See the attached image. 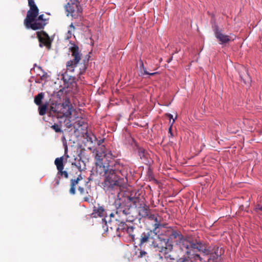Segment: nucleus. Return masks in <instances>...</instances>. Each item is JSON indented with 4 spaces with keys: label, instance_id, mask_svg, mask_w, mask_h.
<instances>
[{
    "label": "nucleus",
    "instance_id": "6ab92c4d",
    "mask_svg": "<svg viewBox=\"0 0 262 262\" xmlns=\"http://www.w3.org/2000/svg\"><path fill=\"white\" fill-rule=\"evenodd\" d=\"M105 214V210L102 206H94L92 215L94 217H103Z\"/></svg>",
    "mask_w": 262,
    "mask_h": 262
},
{
    "label": "nucleus",
    "instance_id": "4be33fe9",
    "mask_svg": "<svg viewBox=\"0 0 262 262\" xmlns=\"http://www.w3.org/2000/svg\"><path fill=\"white\" fill-rule=\"evenodd\" d=\"M139 68L140 70V73L139 74L140 76H143L145 75V74H148V72L147 71L146 68L144 66V63L143 61L141 59H140L139 60Z\"/></svg>",
    "mask_w": 262,
    "mask_h": 262
},
{
    "label": "nucleus",
    "instance_id": "4468645a",
    "mask_svg": "<svg viewBox=\"0 0 262 262\" xmlns=\"http://www.w3.org/2000/svg\"><path fill=\"white\" fill-rule=\"evenodd\" d=\"M61 107L62 105L61 103H58L57 102L51 103L49 108V115L59 118V114Z\"/></svg>",
    "mask_w": 262,
    "mask_h": 262
},
{
    "label": "nucleus",
    "instance_id": "1a4fd4ad",
    "mask_svg": "<svg viewBox=\"0 0 262 262\" xmlns=\"http://www.w3.org/2000/svg\"><path fill=\"white\" fill-rule=\"evenodd\" d=\"M180 228L179 226H169L168 227H165L161 231V235L160 236L162 237V238L166 239V247H167V243L169 240L173 242H177V238H180ZM172 245H168V249L169 250H171L172 249Z\"/></svg>",
    "mask_w": 262,
    "mask_h": 262
},
{
    "label": "nucleus",
    "instance_id": "37998d69",
    "mask_svg": "<svg viewBox=\"0 0 262 262\" xmlns=\"http://www.w3.org/2000/svg\"><path fill=\"white\" fill-rule=\"evenodd\" d=\"M89 149L90 150H92V148H91V147H89Z\"/></svg>",
    "mask_w": 262,
    "mask_h": 262
},
{
    "label": "nucleus",
    "instance_id": "2f4dec72",
    "mask_svg": "<svg viewBox=\"0 0 262 262\" xmlns=\"http://www.w3.org/2000/svg\"><path fill=\"white\" fill-rule=\"evenodd\" d=\"M28 6L31 7L32 6L35 5V3L34 0H28Z\"/></svg>",
    "mask_w": 262,
    "mask_h": 262
},
{
    "label": "nucleus",
    "instance_id": "423d86ee",
    "mask_svg": "<svg viewBox=\"0 0 262 262\" xmlns=\"http://www.w3.org/2000/svg\"><path fill=\"white\" fill-rule=\"evenodd\" d=\"M39 9L37 6L30 7L27 16L24 20V24L27 28H31L33 30L42 29L46 25L45 21L39 20L36 18L38 15Z\"/></svg>",
    "mask_w": 262,
    "mask_h": 262
},
{
    "label": "nucleus",
    "instance_id": "20e7f679",
    "mask_svg": "<svg viewBox=\"0 0 262 262\" xmlns=\"http://www.w3.org/2000/svg\"><path fill=\"white\" fill-rule=\"evenodd\" d=\"M166 239L162 238L160 234L152 230H147L141 234L139 246L141 247L145 244H149L154 248H158L160 252H168L166 247Z\"/></svg>",
    "mask_w": 262,
    "mask_h": 262
},
{
    "label": "nucleus",
    "instance_id": "393cba45",
    "mask_svg": "<svg viewBox=\"0 0 262 262\" xmlns=\"http://www.w3.org/2000/svg\"><path fill=\"white\" fill-rule=\"evenodd\" d=\"M85 138L86 139L88 142H90L91 143H94V141H97L96 137L93 134L91 135L88 134V133L85 134Z\"/></svg>",
    "mask_w": 262,
    "mask_h": 262
},
{
    "label": "nucleus",
    "instance_id": "dca6fc26",
    "mask_svg": "<svg viewBox=\"0 0 262 262\" xmlns=\"http://www.w3.org/2000/svg\"><path fill=\"white\" fill-rule=\"evenodd\" d=\"M65 86L67 88H70L71 86L73 87L76 84L75 78L72 76L68 75L67 73H65L62 75V78Z\"/></svg>",
    "mask_w": 262,
    "mask_h": 262
},
{
    "label": "nucleus",
    "instance_id": "f704fd0d",
    "mask_svg": "<svg viewBox=\"0 0 262 262\" xmlns=\"http://www.w3.org/2000/svg\"><path fill=\"white\" fill-rule=\"evenodd\" d=\"M255 210L256 211H261L262 212V206H260V205H257L255 207Z\"/></svg>",
    "mask_w": 262,
    "mask_h": 262
},
{
    "label": "nucleus",
    "instance_id": "7c9ffc66",
    "mask_svg": "<svg viewBox=\"0 0 262 262\" xmlns=\"http://www.w3.org/2000/svg\"><path fill=\"white\" fill-rule=\"evenodd\" d=\"M147 254V253L144 251H142V250H141L139 252V254L138 255V256L139 257H143L144 256H145V255Z\"/></svg>",
    "mask_w": 262,
    "mask_h": 262
},
{
    "label": "nucleus",
    "instance_id": "c9c22d12",
    "mask_svg": "<svg viewBox=\"0 0 262 262\" xmlns=\"http://www.w3.org/2000/svg\"><path fill=\"white\" fill-rule=\"evenodd\" d=\"M159 260L156 262H163L164 259L160 255L158 256Z\"/></svg>",
    "mask_w": 262,
    "mask_h": 262
},
{
    "label": "nucleus",
    "instance_id": "cd10ccee",
    "mask_svg": "<svg viewBox=\"0 0 262 262\" xmlns=\"http://www.w3.org/2000/svg\"><path fill=\"white\" fill-rule=\"evenodd\" d=\"M81 162H82L83 163V166H82V165H81L80 164V161L78 163V164H76V163H72V165H75L76 167H77V168L79 169V170L80 171H81L82 170H83V169H86L85 168V163H84V162L83 161H81Z\"/></svg>",
    "mask_w": 262,
    "mask_h": 262
},
{
    "label": "nucleus",
    "instance_id": "a19ab883",
    "mask_svg": "<svg viewBox=\"0 0 262 262\" xmlns=\"http://www.w3.org/2000/svg\"><path fill=\"white\" fill-rule=\"evenodd\" d=\"M110 216L111 217H114V216H115L116 218L117 217V216L115 215V213H112L110 214Z\"/></svg>",
    "mask_w": 262,
    "mask_h": 262
},
{
    "label": "nucleus",
    "instance_id": "f3484780",
    "mask_svg": "<svg viewBox=\"0 0 262 262\" xmlns=\"http://www.w3.org/2000/svg\"><path fill=\"white\" fill-rule=\"evenodd\" d=\"M154 228L152 229L158 233L160 234V229H163L165 228V224L162 223V217L158 214L156 216L154 220Z\"/></svg>",
    "mask_w": 262,
    "mask_h": 262
},
{
    "label": "nucleus",
    "instance_id": "79ce46f5",
    "mask_svg": "<svg viewBox=\"0 0 262 262\" xmlns=\"http://www.w3.org/2000/svg\"><path fill=\"white\" fill-rule=\"evenodd\" d=\"M47 74L45 73L44 74L42 75V76H41V79H42L43 77H47Z\"/></svg>",
    "mask_w": 262,
    "mask_h": 262
},
{
    "label": "nucleus",
    "instance_id": "473e14b6",
    "mask_svg": "<svg viewBox=\"0 0 262 262\" xmlns=\"http://www.w3.org/2000/svg\"><path fill=\"white\" fill-rule=\"evenodd\" d=\"M43 16H44L43 14H41V15H40L39 16H37L36 17V18L38 19L39 20H41V21H46V20L43 18Z\"/></svg>",
    "mask_w": 262,
    "mask_h": 262
},
{
    "label": "nucleus",
    "instance_id": "f8f14e48",
    "mask_svg": "<svg viewBox=\"0 0 262 262\" xmlns=\"http://www.w3.org/2000/svg\"><path fill=\"white\" fill-rule=\"evenodd\" d=\"M62 107L60 111L59 118L63 116L68 117L72 114L71 105L69 99H67L65 101L61 103Z\"/></svg>",
    "mask_w": 262,
    "mask_h": 262
},
{
    "label": "nucleus",
    "instance_id": "f03ea898",
    "mask_svg": "<svg viewBox=\"0 0 262 262\" xmlns=\"http://www.w3.org/2000/svg\"><path fill=\"white\" fill-rule=\"evenodd\" d=\"M181 250L184 251L187 254V258H183L182 261L184 262L190 259L191 262L193 260L196 261L199 260L200 261L202 260V258L198 253V252H201L203 256H207V261L210 262L212 257L215 258V256L211 253L210 251L207 249L206 247L203 245L201 242H192L183 239L181 236Z\"/></svg>",
    "mask_w": 262,
    "mask_h": 262
},
{
    "label": "nucleus",
    "instance_id": "c756f323",
    "mask_svg": "<svg viewBox=\"0 0 262 262\" xmlns=\"http://www.w3.org/2000/svg\"><path fill=\"white\" fill-rule=\"evenodd\" d=\"M169 257L171 260V262H179V261L180 260L178 258H174L171 254H170L169 255Z\"/></svg>",
    "mask_w": 262,
    "mask_h": 262
},
{
    "label": "nucleus",
    "instance_id": "a211bd4d",
    "mask_svg": "<svg viewBox=\"0 0 262 262\" xmlns=\"http://www.w3.org/2000/svg\"><path fill=\"white\" fill-rule=\"evenodd\" d=\"M82 180V177L81 174L78 175L76 179L71 180V187L69 190L70 194L74 195L76 193L75 186L77 185L79 183V181Z\"/></svg>",
    "mask_w": 262,
    "mask_h": 262
},
{
    "label": "nucleus",
    "instance_id": "c85d7f7f",
    "mask_svg": "<svg viewBox=\"0 0 262 262\" xmlns=\"http://www.w3.org/2000/svg\"><path fill=\"white\" fill-rule=\"evenodd\" d=\"M157 215V214H154L151 213L150 212L149 214H148V216H147L146 217L148 219L150 220V221H154L156 216Z\"/></svg>",
    "mask_w": 262,
    "mask_h": 262
},
{
    "label": "nucleus",
    "instance_id": "9b49d317",
    "mask_svg": "<svg viewBox=\"0 0 262 262\" xmlns=\"http://www.w3.org/2000/svg\"><path fill=\"white\" fill-rule=\"evenodd\" d=\"M36 34L39 42V47L46 46L48 49H50L51 47V41L48 34L44 31H41L37 32Z\"/></svg>",
    "mask_w": 262,
    "mask_h": 262
},
{
    "label": "nucleus",
    "instance_id": "ddd939ff",
    "mask_svg": "<svg viewBox=\"0 0 262 262\" xmlns=\"http://www.w3.org/2000/svg\"><path fill=\"white\" fill-rule=\"evenodd\" d=\"M54 163L58 170V173L61 176H63L66 179L68 178L69 175L68 172L63 170L64 165L63 157L56 158L55 160Z\"/></svg>",
    "mask_w": 262,
    "mask_h": 262
},
{
    "label": "nucleus",
    "instance_id": "72a5a7b5",
    "mask_svg": "<svg viewBox=\"0 0 262 262\" xmlns=\"http://www.w3.org/2000/svg\"><path fill=\"white\" fill-rule=\"evenodd\" d=\"M97 145H98V147H99V146H102L101 144L102 143L104 142V139H101V140H97Z\"/></svg>",
    "mask_w": 262,
    "mask_h": 262
},
{
    "label": "nucleus",
    "instance_id": "bb28decb",
    "mask_svg": "<svg viewBox=\"0 0 262 262\" xmlns=\"http://www.w3.org/2000/svg\"><path fill=\"white\" fill-rule=\"evenodd\" d=\"M51 128H52L53 130H54L55 132L56 133L62 132V130L61 129L60 125L58 124L55 123L54 125H53L51 126Z\"/></svg>",
    "mask_w": 262,
    "mask_h": 262
},
{
    "label": "nucleus",
    "instance_id": "412c9836",
    "mask_svg": "<svg viewBox=\"0 0 262 262\" xmlns=\"http://www.w3.org/2000/svg\"><path fill=\"white\" fill-rule=\"evenodd\" d=\"M78 190L80 194L83 196V200L85 202H90L91 196L89 194L88 191L87 190H85L81 186L78 187Z\"/></svg>",
    "mask_w": 262,
    "mask_h": 262
},
{
    "label": "nucleus",
    "instance_id": "39448f33",
    "mask_svg": "<svg viewBox=\"0 0 262 262\" xmlns=\"http://www.w3.org/2000/svg\"><path fill=\"white\" fill-rule=\"evenodd\" d=\"M105 146L97 147L93 150V153L95 154L96 171H99L102 168H104L109 163L118 162L115 160L116 156L113 154L111 151L105 153Z\"/></svg>",
    "mask_w": 262,
    "mask_h": 262
},
{
    "label": "nucleus",
    "instance_id": "5701e85b",
    "mask_svg": "<svg viewBox=\"0 0 262 262\" xmlns=\"http://www.w3.org/2000/svg\"><path fill=\"white\" fill-rule=\"evenodd\" d=\"M48 105V102H46L39 105L38 111L39 114L40 116H43L46 114Z\"/></svg>",
    "mask_w": 262,
    "mask_h": 262
},
{
    "label": "nucleus",
    "instance_id": "f257e3e1",
    "mask_svg": "<svg viewBox=\"0 0 262 262\" xmlns=\"http://www.w3.org/2000/svg\"><path fill=\"white\" fill-rule=\"evenodd\" d=\"M122 168V165L118 161L114 162V163H110V165L106 166L104 168L101 169L99 171H96L97 173L100 174L103 173L104 178L102 185L104 189L108 191L116 187H123L124 184V179L117 174L118 173L121 172Z\"/></svg>",
    "mask_w": 262,
    "mask_h": 262
},
{
    "label": "nucleus",
    "instance_id": "2eb2a0df",
    "mask_svg": "<svg viewBox=\"0 0 262 262\" xmlns=\"http://www.w3.org/2000/svg\"><path fill=\"white\" fill-rule=\"evenodd\" d=\"M215 37L219 40L221 44L226 43L231 40V37L221 32L217 26L214 29Z\"/></svg>",
    "mask_w": 262,
    "mask_h": 262
},
{
    "label": "nucleus",
    "instance_id": "6e6552de",
    "mask_svg": "<svg viewBox=\"0 0 262 262\" xmlns=\"http://www.w3.org/2000/svg\"><path fill=\"white\" fill-rule=\"evenodd\" d=\"M119 223L114 226L113 224L114 223L112 221L109 222L110 228L112 230H116V234L118 236H124L125 234H127L133 242L135 241L136 234L135 230L136 228L133 225H130L126 224L125 221H120Z\"/></svg>",
    "mask_w": 262,
    "mask_h": 262
},
{
    "label": "nucleus",
    "instance_id": "b1692460",
    "mask_svg": "<svg viewBox=\"0 0 262 262\" xmlns=\"http://www.w3.org/2000/svg\"><path fill=\"white\" fill-rule=\"evenodd\" d=\"M44 94L43 93H40L34 98V103L37 105H40L41 103L42 100L43 98Z\"/></svg>",
    "mask_w": 262,
    "mask_h": 262
},
{
    "label": "nucleus",
    "instance_id": "0eeeda50",
    "mask_svg": "<svg viewBox=\"0 0 262 262\" xmlns=\"http://www.w3.org/2000/svg\"><path fill=\"white\" fill-rule=\"evenodd\" d=\"M116 207L115 215L117 217L116 221H125L126 222H132L135 220V217L130 215V206L126 204L125 202L121 199L116 200L114 203Z\"/></svg>",
    "mask_w": 262,
    "mask_h": 262
},
{
    "label": "nucleus",
    "instance_id": "ea45409f",
    "mask_svg": "<svg viewBox=\"0 0 262 262\" xmlns=\"http://www.w3.org/2000/svg\"><path fill=\"white\" fill-rule=\"evenodd\" d=\"M70 27L73 29V31L75 30V27L72 23L70 25Z\"/></svg>",
    "mask_w": 262,
    "mask_h": 262
},
{
    "label": "nucleus",
    "instance_id": "aec40b11",
    "mask_svg": "<svg viewBox=\"0 0 262 262\" xmlns=\"http://www.w3.org/2000/svg\"><path fill=\"white\" fill-rule=\"evenodd\" d=\"M150 212L148 206L144 205L142 206L139 207V214L142 217L145 218L148 216V214Z\"/></svg>",
    "mask_w": 262,
    "mask_h": 262
},
{
    "label": "nucleus",
    "instance_id": "e433bc0d",
    "mask_svg": "<svg viewBox=\"0 0 262 262\" xmlns=\"http://www.w3.org/2000/svg\"><path fill=\"white\" fill-rule=\"evenodd\" d=\"M72 31H71V30H69L68 31V35H67V37L69 38H71V36H72Z\"/></svg>",
    "mask_w": 262,
    "mask_h": 262
},
{
    "label": "nucleus",
    "instance_id": "4c0bfd02",
    "mask_svg": "<svg viewBox=\"0 0 262 262\" xmlns=\"http://www.w3.org/2000/svg\"><path fill=\"white\" fill-rule=\"evenodd\" d=\"M157 74V72H154V73H149L148 74H145V75H148L150 76H153Z\"/></svg>",
    "mask_w": 262,
    "mask_h": 262
},
{
    "label": "nucleus",
    "instance_id": "a878e982",
    "mask_svg": "<svg viewBox=\"0 0 262 262\" xmlns=\"http://www.w3.org/2000/svg\"><path fill=\"white\" fill-rule=\"evenodd\" d=\"M128 200H129L130 202H132L133 204L135 206H137V203L139 202V198L138 197H132V196H128L127 198Z\"/></svg>",
    "mask_w": 262,
    "mask_h": 262
},
{
    "label": "nucleus",
    "instance_id": "58836bf2",
    "mask_svg": "<svg viewBox=\"0 0 262 262\" xmlns=\"http://www.w3.org/2000/svg\"><path fill=\"white\" fill-rule=\"evenodd\" d=\"M59 183H60V179H59V178H58V179H57L56 180V183H55V184H56V185L57 186V185H58L59 184Z\"/></svg>",
    "mask_w": 262,
    "mask_h": 262
},
{
    "label": "nucleus",
    "instance_id": "9d476101",
    "mask_svg": "<svg viewBox=\"0 0 262 262\" xmlns=\"http://www.w3.org/2000/svg\"><path fill=\"white\" fill-rule=\"evenodd\" d=\"M66 9L68 12L67 15H70L74 19L81 17L82 13V8L78 2L68 3L66 6Z\"/></svg>",
    "mask_w": 262,
    "mask_h": 262
},
{
    "label": "nucleus",
    "instance_id": "7ed1b4c3",
    "mask_svg": "<svg viewBox=\"0 0 262 262\" xmlns=\"http://www.w3.org/2000/svg\"><path fill=\"white\" fill-rule=\"evenodd\" d=\"M69 50L71 52L73 59L67 61L66 63L67 70L73 73L74 72L75 68L78 67L79 71L78 75L80 77V75L85 72L88 68L90 56H86L82 59V54L80 51L78 46L75 44H73V46L69 48Z\"/></svg>",
    "mask_w": 262,
    "mask_h": 262
}]
</instances>
